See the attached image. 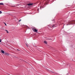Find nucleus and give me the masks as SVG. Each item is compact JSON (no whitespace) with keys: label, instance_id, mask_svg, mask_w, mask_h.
I'll return each instance as SVG.
<instances>
[{"label":"nucleus","instance_id":"12","mask_svg":"<svg viewBox=\"0 0 75 75\" xmlns=\"http://www.w3.org/2000/svg\"><path fill=\"white\" fill-rule=\"evenodd\" d=\"M47 40H51V39H50V38H48Z\"/></svg>","mask_w":75,"mask_h":75},{"label":"nucleus","instance_id":"2","mask_svg":"<svg viewBox=\"0 0 75 75\" xmlns=\"http://www.w3.org/2000/svg\"><path fill=\"white\" fill-rule=\"evenodd\" d=\"M28 6H31V5H33L32 4H28Z\"/></svg>","mask_w":75,"mask_h":75},{"label":"nucleus","instance_id":"8","mask_svg":"<svg viewBox=\"0 0 75 75\" xmlns=\"http://www.w3.org/2000/svg\"><path fill=\"white\" fill-rule=\"evenodd\" d=\"M34 31H35V32H37V29H35L34 30Z\"/></svg>","mask_w":75,"mask_h":75},{"label":"nucleus","instance_id":"10","mask_svg":"<svg viewBox=\"0 0 75 75\" xmlns=\"http://www.w3.org/2000/svg\"><path fill=\"white\" fill-rule=\"evenodd\" d=\"M50 72H52V73H54V72H53V71H50Z\"/></svg>","mask_w":75,"mask_h":75},{"label":"nucleus","instance_id":"20","mask_svg":"<svg viewBox=\"0 0 75 75\" xmlns=\"http://www.w3.org/2000/svg\"><path fill=\"white\" fill-rule=\"evenodd\" d=\"M6 33H8V32L7 31L6 32Z\"/></svg>","mask_w":75,"mask_h":75},{"label":"nucleus","instance_id":"23","mask_svg":"<svg viewBox=\"0 0 75 75\" xmlns=\"http://www.w3.org/2000/svg\"><path fill=\"white\" fill-rule=\"evenodd\" d=\"M33 45H34V44H33Z\"/></svg>","mask_w":75,"mask_h":75},{"label":"nucleus","instance_id":"4","mask_svg":"<svg viewBox=\"0 0 75 75\" xmlns=\"http://www.w3.org/2000/svg\"><path fill=\"white\" fill-rule=\"evenodd\" d=\"M44 43L47 44V42L46 41H44Z\"/></svg>","mask_w":75,"mask_h":75},{"label":"nucleus","instance_id":"7","mask_svg":"<svg viewBox=\"0 0 75 75\" xmlns=\"http://www.w3.org/2000/svg\"><path fill=\"white\" fill-rule=\"evenodd\" d=\"M49 26H50L51 27H54V26H52V25H49Z\"/></svg>","mask_w":75,"mask_h":75},{"label":"nucleus","instance_id":"6","mask_svg":"<svg viewBox=\"0 0 75 75\" xmlns=\"http://www.w3.org/2000/svg\"><path fill=\"white\" fill-rule=\"evenodd\" d=\"M0 5H4V4L3 3H0Z\"/></svg>","mask_w":75,"mask_h":75},{"label":"nucleus","instance_id":"17","mask_svg":"<svg viewBox=\"0 0 75 75\" xmlns=\"http://www.w3.org/2000/svg\"><path fill=\"white\" fill-rule=\"evenodd\" d=\"M5 25H6V23H5Z\"/></svg>","mask_w":75,"mask_h":75},{"label":"nucleus","instance_id":"9","mask_svg":"<svg viewBox=\"0 0 75 75\" xmlns=\"http://www.w3.org/2000/svg\"><path fill=\"white\" fill-rule=\"evenodd\" d=\"M25 27H26V28H28V27L27 26H26Z\"/></svg>","mask_w":75,"mask_h":75},{"label":"nucleus","instance_id":"15","mask_svg":"<svg viewBox=\"0 0 75 75\" xmlns=\"http://www.w3.org/2000/svg\"><path fill=\"white\" fill-rule=\"evenodd\" d=\"M21 21V20H19V22Z\"/></svg>","mask_w":75,"mask_h":75},{"label":"nucleus","instance_id":"1","mask_svg":"<svg viewBox=\"0 0 75 75\" xmlns=\"http://www.w3.org/2000/svg\"><path fill=\"white\" fill-rule=\"evenodd\" d=\"M75 22V21H72L71 22H70L69 23V24H67V25H70V24H75L74 22Z\"/></svg>","mask_w":75,"mask_h":75},{"label":"nucleus","instance_id":"14","mask_svg":"<svg viewBox=\"0 0 75 75\" xmlns=\"http://www.w3.org/2000/svg\"><path fill=\"white\" fill-rule=\"evenodd\" d=\"M0 42H1V40L0 39Z\"/></svg>","mask_w":75,"mask_h":75},{"label":"nucleus","instance_id":"3","mask_svg":"<svg viewBox=\"0 0 75 75\" xmlns=\"http://www.w3.org/2000/svg\"><path fill=\"white\" fill-rule=\"evenodd\" d=\"M5 55H7V56H8V55H9V54L8 53H7L6 52H5Z\"/></svg>","mask_w":75,"mask_h":75},{"label":"nucleus","instance_id":"22","mask_svg":"<svg viewBox=\"0 0 75 75\" xmlns=\"http://www.w3.org/2000/svg\"><path fill=\"white\" fill-rule=\"evenodd\" d=\"M48 26H49V25H48Z\"/></svg>","mask_w":75,"mask_h":75},{"label":"nucleus","instance_id":"21","mask_svg":"<svg viewBox=\"0 0 75 75\" xmlns=\"http://www.w3.org/2000/svg\"><path fill=\"white\" fill-rule=\"evenodd\" d=\"M40 9H41V8H40Z\"/></svg>","mask_w":75,"mask_h":75},{"label":"nucleus","instance_id":"13","mask_svg":"<svg viewBox=\"0 0 75 75\" xmlns=\"http://www.w3.org/2000/svg\"><path fill=\"white\" fill-rule=\"evenodd\" d=\"M17 51H21L18 50V49H17Z\"/></svg>","mask_w":75,"mask_h":75},{"label":"nucleus","instance_id":"18","mask_svg":"<svg viewBox=\"0 0 75 75\" xmlns=\"http://www.w3.org/2000/svg\"><path fill=\"white\" fill-rule=\"evenodd\" d=\"M38 11H39V9H38Z\"/></svg>","mask_w":75,"mask_h":75},{"label":"nucleus","instance_id":"11","mask_svg":"<svg viewBox=\"0 0 75 75\" xmlns=\"http://www.w3.org/2000/svg\"><path fill=\"white\" fill-rule=\"evenodd\" d=\"M1 13H2V12L1 11H0V14H1Z\"/></svg>","mask_w":75,"mask_h":75},{"label":"nucleus","instance_id":"16","mask_svg":"<svg viewBox=\"0 0 75 75\" xmlns=\"http://www.w3.org/2000/svg\"><path fill=\"white\" fill-rule=\"evenodd\" d=\"M5 31H8V30H5Z\"/></svg>","mask_w":75,"mask_h":75},{"label":"nucleus","instance_id":"19","mask_svg":"<svg viewBox=\"0 0 75 75\" xmlns=\"http://www.w3.org/2000/svg\"><path fill=\"white\" fill-rule=\"evenodd\" d=\"M26 45L27 47H28V45H27V44H26Z\"/></svg>","mask_w":75,"mask_h":75},{"label":"nucleus","instance_id":"5","mask_svg":"<svg viewBox=\"0 0 75 75\" xmlns=\"http://www.w3.org/2000/svg\"><path fill=\"white\" fill-rule=\"evenodd\" d=\"M1 52L2 53H3V54H4V51L3 50H1Z\"/></svg>","mask_w":75,"mask_h":75}]
</instances>
